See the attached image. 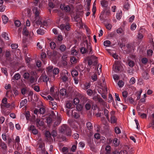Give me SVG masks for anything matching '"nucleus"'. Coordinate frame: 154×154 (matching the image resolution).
<instances>
[{
    "instance_id": "nucleus-1",
    "label": "nucleus",
    "mask_w": 154,
    "mask_h": 154,
    "mask_svg": "<svg viewBox=\"0 0 154 154\" xmlns=\"http://www.w3.org/2000/svg\"><path fill=\"white\" fill-rule=\"evenodd\" d=\"M86 47H81L80 49V51L82 54H85L86 53H88L89 55L92 54L93 51L92 47L91 44L90 43H88V41H85Z\"/></svg>"
},
{
    "instance_id": "nucleus-2",
    "label": "nucleus",
    "mask_w": 154,
    "mask_h": 154,
    "mask_svg": "<svg viewBox=\"0 0 154 154\" xmlns=\"http://www.w3.org/2000/svg\"><path fill=\"white\" fill-rule=\"evenodd\" d=\"M56 113L57 116L56 115L55 113H54L53 111H51V114L49 116V117L52 119L53 121L55 120L57 121V122H54V125H57L60 124V123L61 118L60 116H58V113L57 112H56Z\"/></svg>"
},
{
    "instance_id": "nucleus-3",
    "label": "nucleus",
    "mask_w": 154,
    "mask_h": 154,
    "mask_svg": "<svg viewBox=\"0 0 154 154\" xmlns=\"http://www.w3.org/2000/svg\"><path fill=\"white\" fill-rule=\"evenodd\" d=\"M70 75V74L66 70H63L62 71L61 77L63 82H66L68 80V76Z\"/></svg>"
},
{
    "instance_id": "nucleus-4",
    "label": "nucleus",
    "mask_w": 154,
    "mask_h": 154,
    "mask_svg": "<svg viewBox=\"0 0 154 154\" xmlns=\"http://www.w3.org/2000/svg\"><path fill=\"white\" fill-rule=\"evenodd\" d=\"M113 68L115 69V71L116 72L121 71L122 69V67L120 62L118 61H115V64L113 65Z\"/></svg>"
},
{
    "instance_id": "nucleus-5",
    "label": "nucleus",
    "mask_w": 154,
    "mask_h": 154,
    "mask_svg": "<svg viewBox=\"0 0 154 154\" xmlns=\"http://www.w3.org/2000/svg\"><path fill=\"white\" fill-rule=\"evenodd\" d=\"M35 122L36 126L39 129H41L44 126V122L42 119L37 118Z\"/></svg>"
},
{
    "instance_id": "nucleus-6",
    "label": "nucleus",
    "mask_w": 154,
    "mask_h": 154,
    "mask_svg": "<svg viewBox=\"0 0 154 154\" xmlns=\"http://www.w3.org/2000/svg\"><path fill=\"white\" fill-rule=\"evenodd\" d=\"M60 8L62 10L66 12H69L71 10L70 7L68 5H65L64 4H61Z\"/></svg>"
},
{
    "instance_id": "nucleus-7",
    "label": "nucleus",
    "mask_w": 154,
    "mask_h": 154,
    "mask_svg": "<svg viewBox=\"0 0 154 154\" xmlns=\"http://www.w3.org/2000/svg\"><path fill=\"white\" fill-rule=\"evenodd\" d=\"M32 11L35 15V18H39V16L40 11V10L38 7H35L32 9Z\"/></svg>"
},
{
    "instance_id": "nucleus-8",
    "label": "nucleus",
    "mask_w": 154,
    "mask_h": 154,
    "mask_svg": "<svg viewBox=\"0 0 154 154\" xmlns=\"http://www.w3.org/2000/svg\"><path fill=\"white\" fill-rule=\"evenodd\" d=\"M59 28L61 30H63L65 29L67 31L69 30L70 28L69 24L68 23H66L65 24H61L60 25Z\"/></svg>"
},
{
    "instance_id": "nucleus-9",
    "label": "nucleus",
    "mask_w": 154,
    "mask_h": 154,
    "mask_svg": "<svg viewBox=\"0 0 154 154\" xmlns=\"http://www.w3.org/2000/svg\"><path fill=\"white\" fill-rule=\"evenodd\" d=\"M11 54L9 51H6L5 52V57L6 60L11 62L12 61V59L11 57Z\"/></svg>"
},
{
    "instance_id": "nucleus-10",
    "label": "nucleus",
    "mask_w": 154,
    "mask_h": 154,
    "mask_svg": "<svg viewBox=\"0 0 154 154\" xmlns=\"http://www.w3.org/2000/svg\"><path fill=\"white\" fill-rule=\"evenodd\" d=\"M2 103L3 105H1L2 106L5 107L6 108H9L10 106V104L7 103V99L6 98H4L2 101Z\"/></svg>"
},
{
    "instance_id": "nucleus-11",
    "label": "nucleus",
    "mask_w": 154,
    "mask_h": 154,
    "mask_svg": "<svg viewBox=\"0 0 154 154\" xmlns=\"http://www.w3.org/2000/svg\"><path fill=\"white\" fill-rule=\"evenodd\" d=\"M69 127L66 125H63L60 130V131L62 133H64L66 130H68Z\"/></svg>"
},
{
    "instance_id": "nucleus-12",
    "label": "nucleus",
    "mask_w": 154,
    "mask_h": 154,
    "mask_svg": "<svg viewBox=\"0 0 154 154\" xmlns=\"http://www.w3.org/2000/svg\"><path fill=\"white\" fill-rule=\"evenodd\" d=\"M66 114L69 117H72L73 116V112H74V110H73L66 109Z\"/></svg>"
},
{
    "instance_id": "nucleus-13",
    "label": "nucleus",
    "mask_w": 154,
    "mask_h": 154,
    "mask_svg": "<svg viewBox=\"0 0 154 154\" xmlns=\"http://www.w3.org/2000/svg\"><path fill=\"white\" fill-rule=\"evenodd\" d=\"M120 143V141L117 138H115L113 140V144L115 146H118Z\"/></svg>"
},
{
    "instance_id": "nucleus-14",
    "label": "nucleus",
    "mask_w": 154,
    "mask_h": 154,
    "mask_svg": "<svg viewBox=\"0 0 154 154\" xmlns=\"http://www.w3.org/2000/svg\"><path fill=\"white\" fill-rule=\"evenodd\" d=\"M102 6L104 8H106L108 5V2L105 0H103L100 2Z\"/></svg>"
},
{
    "instance_id": "nucleus-15",
    "label": "nucleus",
    "mask_w": 154,
    "mask_h": 154,
    "mask_svg": "<svg viewBox=\"0 0 154 154\" xmlns=\"http://www.w3.org/2000/svg\"><path fill=\"white\" fill-rule=\"evenodd\" d=\"M2 18L3 23L5 24H6L8 20V18L6 15H4L2 16Z\"/></svg>"
},
{
    "instance_id": "nucleus-16",
    "label": "nucleus",
    "mask_w": 154,
    "mask_h": 154,
    "mask_svg": "<svg viewBox=\"0 0 154 154\" xmlns=\"http://www.w3.org/2000/svg\"><path fill=\"white\" fill-rule=\"evenodd\" d=\"M71 73L72 76L73 77H76L78 75V72L75 69L72 70L71 71Z\"/></svg>"
},
{
    "instance_id": "nucleus-17",
    "label": "nucleus",
    "mask_w": 154,
    "mask_h": 154,
    "mask_svg": "<svg viewBox=\"0 0 154 154\" xmlns=\"http://www.w3.org/2000/svg\"><path fill=\"white\" fill-rule=\"evenodd\" d=\"M27 103V100L26 99H24L23 100H22L20 103V107L21 108L24 106L25 104H26Z\"/></svg>"
},
{
    "instance_id": "nucleus-18",
    "label": "nucleus",
    "mask_w": 154,
    "mask_h": 154,
    "mask_svg": "<svg viewBox=\"0 0 154 154\" xmlns=\"http://www.w3.org/2000/svg\"><path fill=\"white\" fill-rule=\"evenodd\" d=\"M22 32L23 35H24L26 36H27L28 35L29 32L27 29L26 27L25 26L24 27Z\"/></svg>"
},
{
    "instance_id": "nucleus-19",
    "label": "nucleus",
    "mask_w": 154,
    "mask_h": 154,
    "mask_svg": "<svg viewBox=\"0 0 154 154\" xmlns=\"http://www.w3.org/2000/svg\"><path fill=\"white\" fill-rule=\"evenodd\" d=\"M70 60L72 64H75L77 62L78 60L76 58L74 57L70 58Z\"/></svg>"
},
{
    "instance_id": "nucleus-20",
    "label": "nucleus",
    "mask_w": 154,
    "mask_h": 154,
    "mask_svg": "<svg viewBox=\"0 0 154 154\" xmlns=\"http://www.w3.org/2000/svg\"><path fill=\"white\" fill-rule=\"evenodd\" d=\"M2 36L3 38L6 40L9 39L8 35L5 32H3L2 34Z\"/></svg>"
},
{
    "instance_id": "nucleus-21",
    "label": "nucleus",
    "mask_w": 154,
    "mask_h": 154,
    "mask_svg": "<svg viewBox=\"0 0 154 154\" xmlns=\"http://www.w3.org/2000/svg\"><path fill=\"white\" fill-rule=\"evenodd\" d=\"M66 46L64 44H62L60 46L59 50L63 52L66 50Z\"/></svg>"
},
{
    "instance_id": "nucleus-22",
    "label": "nucleus",
    "mask_w": 154,
    "mask_h": 154,
    "mask_svg": "<svg viewBox=\"0 0 154 154\" xmlns=\"http://www.w3.org/2000/svg\"><path fill=\"white\" fill-rule=\"evenodd\" d=\"M142 76L144 79H149V76L148 73L146 72H144L142 74Z\"/></svg>"
},
{
    "instance_id": "nucleus-23",
    "label": "nucleus",
    "mask_w": 154,
    "mask_h": 154,
    "mask_svg": "<svg viewBox=\"0 0 154 154\" xmlns=\"http://www.w3.org/2000/svg\"><path fill=\"white\" fill-rule=\"evenodd\" d=\"M49 104L51 106L54 107L52 108L53 109H56V107L57 106V103L56 102L54 101L53 102H51L49 103Z\"/></svg>"
},
{
    "instance_id": "nucleus-24",
    "label": "nucleus",
    "mask_w": 154,
    "mask_h": 154,
    "mask_svg": "<svg viewBox=\"0 0 154 154\" xmlns=\"http://www.w3.org/2000/svg\"><path fill=\"white\" fill-rule=\"evenodd\" d=\"M110 122L111 123H115L117 121V119L115 116H112L110 117Z\"/></svg>"
},
{
    "instance_id": "nucleus-25",
    "label": "nucleus",
    "mask_w": 154,
    "mask_h": 154,
    "mask_svg": "<svg viewBox=\"0 0 154 154\" xmlns=\"http://www.w3.org/2000/svg\"><path fill=\"white\" fill-rule=\"evenodd\" d=\"M0 146L3 149H6L7 148L6 145L4 143V142L2 141L1 142Z\"/></svg>"
},
{
    "instance_id": "nucleus-26",
    "label": "nucleus",
    "mask_w": 154,
    "mask_h": 154,
    "mask_svg": "<svg viewBox=\"0 0 154 154\" xmlns=\"http://www.w3.org/2000/svg\"><path fill=\"white\" fill-rule=\"evenodd\" d=\"M60 92L62 95H65L66 94V90L65 89H62L60 90Z\"/></svg>"
},
{
    "instance_id": "nucleus-27",
    "label": "nucleus",
    "mask_w": 154,
    "mask_h": 154,
    "mask_svg": "<svg viewBox=\"0 0 154 154\" xmlns=\"http://www.w3.org/2000/svg\"><path fill=\"white\" fill-rule=\"evenodd\" d=\"M88 130H91L93 128V126L90 122H88L86 124Z\"/></svg>"
},
{
    "instance_id": "nucleus-28",
    "label": "nucleus",
    "mask_w": 154,
    "mask_h": 154,
    "mask_svg": "<svg viewBox=\"0 0 154 154\" xmlns=\"http://www.w3.org/2000/svg\"><path fill=\"white\" fill-rule=\"evenodd\" d=\"M122 11H120L119 13H117L116 15V18L118 20H119L121 19V17H122Z\"/></svg>"
},
{
    "instance_id": "nucleus-29",
    "label": "nucleus",
    "mask_w": 154,
    "mask_h": 154,
    "mask_svg": "<svg viewBox=\"0 0 154 154\" xmlns=\"http://www.w3.org/2000/svg\"><path fill=\"white\" fill-rule=\"evenodd\" d=\"M104 114L106 116V119L108 120H109V117L108 115L109 111L106 109H105L104 111Z\"/></svg>"
},
{
    "instance_id": "nucleus-30",
    "label": "nucleus",
    "mask_w": 154,
    "mask_h": 154,
    "mask_svg": "<svg viewBox=\"0 0 154 154\" xmlns=\"http://www.w3.org/2000/svg\"><path fill=\"white\" fill-rule=\"evenodd\" d=\"M35 19L34 23L37 24V25H38L41 26V24H42V22L39 20V18H38L37 19Z\"/></svg>"
},
{
    "instance_id": "nucleus-31",
    "label": "nucleus",
    "mask_w": 154,
    "mask_h": 154,
    "mask_svg": "<svg viewBox=\"0 0 154 154\" xmlns=\"http://www.w3.org/2000/svg\"><path fill=\"white\" fill-rule=\"evenodd\" d=\"M79 116H80L78 113L74 111L72 117H73L76 119H77L79 118Z\"/></svg>"
},
{
    "instance_id": "nucleus-32",
    "label": "nucleus",
    "mask_w": 154,
    "mask_h": 154,
    "mask_svg": "<svg viewBox=\"0 0 154 154\" xmlns=\"http://www.w3.org/2000/svg\"><path fill=\"white\" fill-rule=\"evenodd\" d=\"M56 46V45L54 42H51L50 43V46L52 49H54L55 48Z\"/></svg>"
},
{
    "instance_id": "nucleus-33",
    "label": "nucleus",
    "mask_w": 154,
    "mask_h": 154,
    "mask_svg": "<svg viewBox=\"0 0 154 154\" xmlns=\"http://www.w3.org/2000/svg\"><path fill=\"white\" fill-rule=\"evenodd\" d=\"M72 106V103H71L69 101H67L66 103V108L68 109L71 108V107Z\"/></svg>"
},
{
    "instance_id": "nucleus-34",
    "label": "nucleus",
    "mask_w": 154,
    "mask_h": 154,
    "mask_svg": "<svg viewBox=\"0 0 154 154\" xmlns=\"http://www.w3.org/2000/svg\"><path fill=\"white\" fill-rule=\"evenodd\" d=\"M42 79L43 82H47L48 80V78L47 76L46 75H44L42 77Z\"/></svg>"
},
{
    "instance_id": "nucleus-35",
    "label": "nucleus",
    "mask_w": 154,
    "mask_h": 154,
    "mask_svg": "<svg viewBox=\"0 0 154 154\" xmlns=\"http://www.w3.org/2000/svg\"><path fill=\"white\" fill-rule=\"evenodd\" d=\"M14 24L15 26L17 27H19L20 26L21 23L20 22L19 20H16L14 22Z\"/></svg>"
},
{
    "instance_id": "nucleus-36",
    "label": "nucleus",
    "mask_w": 154,
    "mask_h": 154,
    "mask_svg": "<svg viewBox=\"0 0 154 154\" xmlns=\"http://www.w3.org/2000/svg\"><path fill=\"white\" fill-rule=\"evenodd\" d=\"M59 72V70L58 68H54L53 70V72L55 75H57L58 74Z\"/></svg>"
},
{
    "instance_id": "nucleus-37",
    "label": "nucleus",
    "mask_w": 154,
    "mask_h": 154,
    "mask_svg": "<svg viewBox=\"0 0 154 154\" xmlns=\"http://www.w3.org/2000/svg\"><path fill=\"white\" fill-rule=\"evenodd\" d=\"M111 44L109 40H106L104 42L103 45L105 46H108Z\"/></svg>"
},
{
    "instance_id": "nucleus-38",
    "label": "nucleus",
    "mask_w": 154,
    "mask_h": 154,
    "mask_svg": "<svg viewBox=\"0 0 154 154\" xmlns=\"http://www.w3.org/2000/svg\"><path fill=\"white\" fill-rule=\"evenodd\" d=\"M37 32L38 34L40 35H43L44 33V30L41 29H38Z\"/></svg>"
},
{
    "instance_id": "nucleus-39",
    "label": "nucleus",
    "mask_w": 154,
    "mask_h": 154,
    "mask_svg": "<svg viewBox=\"0 0 154 154\" xmlns=\"http://www.w3.org/2000/svg\"><path fill=\"white\" fill-rule=\"evenodd\" d=\"M62 151L63 152L64 154H66L68 151V149L67 147H64L62 149Z\"/></svg>"
},
{
    "instance_id": "nucleus-40",
    "label": "nucleus",
    "mask_w": 154,
    "mask_h": 154,
    "mask_svg": "<svg viewBox=\"0 0 154 154\" xmlns=\"http://www.w3.org/2000/svg\"><path fill=\"white\" fill-rule=\"evenodd\" d=\"M76 109L79 111L82 110V106L80 104H78L76 105Z\"/></svg>"
},
{
    "instance_id": "nucleus-41",
    "label": "nucleus",
    "mask_w": 154,
    "mask_h": 154,
    "mask_svg": "<svg viewBox=\"0 0 154 154\" xmlns=\"http://www.w3.org/2000/svg\"><path fill=\"white\" fill-rule=\"evenodd\" d=\"M118 85L120 87H122L124 85V83L122 80H119L118 83Z\"/></svg>"
},
{
    "instance_id": "nucleus-42",
    "label": "nucleus",
    "mask_w": 154,
    "mask_h": 154,
    "mask_svg": "<svg viewBox=\"0 0 154 154\" xmlns=\"http://www.w3.org/2000/svg\"><path fill=\"white\" fill-rule=\"evenodd\" d=\"M47 123V124H50L52 123V122L53 121L52 119L49 116L46 119Z\"/></svg>"
},
{
    "instance_id": "nucleus-43",
    "label": "nucleus",
    "mask_w": 154,
    "mask_h": 154,
    "mask_svg": "<svg viewBox=\"0 0 154 154\" xmlns=\"http://www.w3.org/2000/svg\"><path fill=\"white\" fill-rule=\"evenodd\" d=\"M71 54L73 55H76L78 53L77 51L75 49H72L71 51Z\"/></svg>"
},
{
    "instance_id": "nucleus-44",
    "label": "nucleus",
    "mask_w": 154,
    "mask_h": 154,
    "mask_svg": "<svg viewBox=\"0 0 154 154\" xmlns=\"http://www.w3.org/2000/svg\"><path fill=\"white\" fill-rule=\"evenodd\" d=\"M79 102V99L78 98H75L73 100V103L75 105H76Z\"/></svg>"
},
{
    "instance_id": "nucleus-45",
    "label": "nucleus",
    "mask_w": 154,
    "mask_h": 154,
    "mask_svg": "<svg viewBox=\"0 0 154 154\" xmlns=\"http://www.w3.org/2000/svg\"><path fill=\"white\" fill-rule=\"evenodd\" d=\"M115 131L116 134H119L121 133V130L118 127H116L115 128Z\"/></svg>"
},
{
    "instance_id": "nucleus-46",
    "label": "nucleus",
    "mask_w": 154,
    "mask_h": 154,
    "mask_svg": "<svg viewBox=\"0 0 154 154\" xmlns=\"http://www.w3.org/2000/svg\"><path fill=\"white\" fill-rule=\"evenodd\" d=\"M2 72L4 73V74L6 76L8 75V72L7 71L6 68H2Z\"/></svg>"
},
{
    "instance_id": "nucleus-47",
    "label": "nucleus",
    "mask_w": 154,
    "mask_h": 154,
    "mask_svg": "<svg viewBox=\"0 0 154 154\" xmlns=\"http://www.w3.org/2000/svg\"><path fill=\"white\" fill-rule=\"evenodd\" d=\"M148 62V59L146 58H143L141 60L142 63L144 64H146Z\"/></svg>"
},
{
    "instance_id": "nucleus-48",
    "label": "nucleus",
    "mask_w": 154,
    "mask_h": 154,
    "mask_svg": "<svg viewBox=\"0 0 154 154\" xmlns=\"http://www.w3.org/2000/svg\"><path fill=\"white\" fill-rule=\"evenodd\" d=\"M15 79L16 80L19 79L20 78V74L17 73L14 76Z\"/></svg>"
},
{
    "instance_id": "nucleus-49",
    "label": "nucleus",
    "mask_w": 154,
    "mask_h": 154,
    "mask_svg": "<svg viewBox=\"0 0 154 154\" xmlns=\"http://www.w3.org/2000/svg\"><path fill=\"white\" fill-rule=\"evenodd\" d=\"M91 78L94 81H96L97 79V75L96 74H94L91 76Z\"/></svg>"
},
{
    "instance_id": "nucleus-50",
    "label": "nucleus",
    "mask_w": 154,
    "mask_h": 154,
    "mask_svg": "<svg viewBox=\"0 0 154 154\" xmlns=\"http://www.w3.org/2000/svg\"><path fill=\"white\" fill-rule=\"evenodd\" d=\"M65 133L67 136H70L71 135V131L70 128L69 127L68 130H66L65 131Z\"/></svg>"
},
{
    "instance_id": "nucleus-51",
    "label": "nucleus",
    "mask_w": 154,
    "mask_h": 154,
    "mask_svg": "<svg viewBox=\"0 0 154 154\" xmlns=\"http://www.w3.org/2000/svg\"><path fill=\"white\" fill-rule=\"evenodd\" d=\"M136 27V25L134 23H133L131 26V29L132 30H135Z\"/></svg>"
},
{
    "instance_id": "nucleus-52",
    "label": "nucleus",
    "mask_w": 154,
    "mask_h": 154,
    "mask_svg": "<svg viewBox=\"0 0 154 154\" xmlns=\"http://www.w3.org/2000/svg\"><path fill=\"white\" fill-rule=\"evenodd\" d=\"M136 80L134 77H132L130 80V83L131 84H133L135 82Z\"/></svg>"
},
{
    "instance_id": "nucleus-53",
    "label": "nucleus",
    "mask_w": 154,
    "mask_h": 154,
    "mask_svg": "<svg viewBox=\"0 0 154 154\" xmlns=\"http://www.w3.org/2000/svg\"><path fill=\"white\" fill-rule=\"evenodd\" d=\"M11 46L12 49H15L18 48V45L16 44H13L11 45Z\"/></svg>"
},
{
    "instance_id": "nucleus-54",
    "label": "nucleus",
    "mask_w": 154,
    "mask_h": 154,
    "mask_svg": "<svg viewBox=\"0 0 154 154\" xmlns=\"http://www.w3.org/2000/svg\"><path fill=\"white\" fill-rule=\"evenodd\" d=\"M45 109L43 108H41L39 109V112L40 114H43L45 113Z\"/></svg>"
},
{
    "instance_id": "nucleus-55",
    "label": "nucleus",
    "mask_w": 154,
    "mask_h": 154,
    "mask_svg": "<svg viewBox=\"0 0 154 154\" xmlns=\"http://www.w3.org/2000/svg\"><path fill=\"white\" fill-rule=\"evenodd\" d=\"M122 95L123 97L124 98H126L128 95V93L126 91H124L122 92Z\"/></svg>"
},
{
    "instance_id": "nucleus-56",
    "label": "nucleus",
    "mask_w": 154,
    "mask_h": 154,
    "mask_svg": "<svg viewBox=\"0 0 154 154\" xmlns=\"http://www.w3.org/2000/svg\"><path fill=\"white\" fill-rule=\"evenodd\" d=\"M29 76V74L28 72H25L23 74V77L25 79H28Z\"/></svg>"
},
{
    "instance_id": "nucleus-57",
    "label": "nucleus",
    "mask_w": 154,
    "mask_h": 154,
    "mask_svg": "<svg viewBox=\"0 0 154 154\" xmlns=\"http://www.w3.org/2000/svg\"><path fill=\"white\" fill-rule=\"evenodd\" d=\"M99 102L102 103L103 105H105L106 103L104 102V101L100 97L98 98Z\"/></svg>"
},
{
    "instance_id": "nucleus-58",
    "label": "nucleus",
    "mask_w": 154,
    "mask_h": 154,
    "mask_svg": "<svg viewBox=\"0 0 154 154\" xmlns=\"http://www.w3.org/2000/svg\"><path fill=\"white\" fill-rule=\"evenodd\" d=\"M128 65L131 67H133L134 65V62L132 60H130L128 63Z\"/></svg>"
},
{
    "instance_id": "nucleus-59",
    "label": "nucleus",
    "mask_w": 154,
    "mask_h": 154,
    "mask_svg": "<svg viewBox=\"0 0 154 154\" xmlns=\"http://www.w3.org/2000/svg\"><path fill=\"white\" fill-rule=\"evenodd\" d=\"M138 114L140 115L141 117L143 119L146 118L147 116L146 115L145 113H142L140 114V112H139Z\"/></svg>"
},
{
    "instance_id": "nucleus-60",
    "label": "nucleus",
    "mask_w": 154,
    "mask_h": 154,
    "mask_svg": "<svg viewBox=\"0 0 154 154\" xmlns=\"http://www.w3.org/2000/svg\"><path fill=\"white\" fill-rule=\"evenodd\" d=\"M45 135V137L48 138H49L51 136V134L50 132L49 131H46Z\"/></svg>"
},
{
    "instance_id": "nucleus-61",
    "label": "nucleus",
    "mask_w": 154,
    "mask_h": 154,
    "mask_svg": "<svg viewBox=\"0 0 154 154\" xmlns=\"http://www.w3.org/2000/svg\"><path fill=\"white\" fill-rule=\"evenodd\" d=\"M106 141V138L103 137H102L100 138V142L102 143H105Z\"/></svg>"
},
{
    "instance_id": "nucleus-62",
    "label": "nucleus",
    "mask_w": 154,
    "mask_h": 154,
    "mask_svg": "<svg viewBox=\"0 0 154 154\" xmlns=\"http://www.w3.org/2000/svg\"><path fill=\"white\" fill-rule=\"evenodd\" d=\"M57 40L61 42V41L63 39V37L62 35H59L57 37Z\"/></svg>"
},
{
    "instance_id": "nucleus-63",
    "label": "nucleus",
    "mask_w": 154,
    "mask_h": 154,
    "mask_svg": "<svg viewBox=\"0 0 154 154\" xmlns=\"http://www.w3.org/2000/svg\"><path fill=\"white\" fill-rule=\"evenodd\" d=\"M76 149V146L75 145H72L71 148V150L72 152H75Z\"/></svg>"
},
{
    "instance_id": "nucleus-64",
    "label": "nucleus",
    "mask_w": 154,
    "mask_h": 154,
    "mask_svg": "<svg viewBox=\"0 0 154 154\" xmlns=\"http://www.w3.org/2000/svg\"><path fill=\"white\" fill-rule=\"evenodd\" d=\"M26 90L25 88H23L21 89V93L23 95H24L26 92Z\"/></svg>"
}]
</instances>
